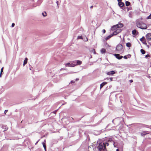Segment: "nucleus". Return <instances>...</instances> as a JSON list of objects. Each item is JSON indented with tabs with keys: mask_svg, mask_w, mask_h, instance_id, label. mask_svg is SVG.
Segmentation results:
<instances>
[{
	"mask_svg": "<svg viewBox=\"0 0 151 151\" xmlns=\"http://www.w3.org/2000/svg\"><path fill=\"white\" fill-rule=\"evenodd\" d=\"M136 25L137 27L143 29H146L147 28V25L145 23L139 20L137 21Z\"/></svg>",
	"mask_w": 151,
	"mask_h": 151,
	"instance_id": "f257e3e1",
	"label": "nucleus"
},
{
	"mask_svg": "<svg viewBox=\"0 0 151 151\" xmlns=\"http://www.w3.org/2000/svg\"><path fill=\"white\" fill-rule=\"evenodd\" d=\"M97 148L100 151H105L106 148L105 147L104 143L102 142L100 143Z\"/></svg>",
	"mask_w": 151,
	"mask_h": 151,
	"instance_id": "f03ea898",
	"label": "nucleus"
},
{
	"mask_svg": "<svg viewBox=\"0 0 151 151\" xmlns=\"http://www.w3.org/2000/svg\"><path fill=\"white\" fill-rule=\"evenodd\" d=\"M123 46L121 44H118L116 47V50L117 51V52L120 53L122 52Z\"/></svg>",
	"mask_w": 151,
	"mask_h": 151,
	"instance_id": "7ed1b4c3",
	"label": "nucleus"
},
{
	"mask_svg": "<svg viewBox=\"0 0 151 151\" xmlns=\"http://www.w3.org/2000/svg\"><path fill=\"white\" fill-rule=\"evenodd\" d=\"M123 26V24L122 23H119L115 25L112 26L111 27L112 30H114L115 29L122 27Z\"/></svg>",
	"mask_w": 151,
	"mask_h": 151,
	"instance_id": "20e7f679",
	"label": "nucleus"
},
{
	"mask_svg": "<svg viewBox=\"0 0 151 151\" xmlns=\"http://www.w3.org/2000/svg\"><path fill=\"white\" fill-rule=\"evenodd\" d=\"M140 135L142 137H144L146 134L149 133V132L148 131H142L139 132Z\"/></svg>",
	"mask_w": 151,
	"mask_h": 151,
	"instance_id": "39448f33",
	"label": "nucleus"
},
{
	"mask_svg": "<svg viewBox=\"0 0 151 151\" xmlns=\"http://www.w3.org/2000/svg\"><path fill=\"white\" fill-rule=\"evenodd\" d=\"M74 63L73 62V61L72 62V63H66L65 64V65L66 66H68L69 67H74L75 66V64H73Z\"/></svg>",
	"mask_w": 151,
	"mask_h": 151,
	"instance_id": "423d86ee",
	"label": "nucleus"
},
{
	"mask_svg": "<svg viewBox=\"0 0 151 151\" xmlns=\"http://www.w3.org/2000/svg\"><path fill=\"white\" fill-rule=\"evenodd\" d=\"M122 31V30L120 29H117L116 30L114 31L113 33L114 35H116L120 33Z\"/></svg>",
	"mask_w": 151,
	"mask_h": 151,
	"instance_id": "0eeeda50",
	"label": "nucleus"
},
{
	"mask_svg": "<svg viewBox=\"0 0 151 151\" xmlns=\"http://www.w3.org/2000/svg\"><path fill=\"white\" fill-rule=\"evenodd\" d=\"M73 62L74 63H76V64H75V66L77 65H80L82 63L81 61L78 60L75 61H73Z\"/></svg>",
	"mask_w": 151,
	"mask_h": 151,
	"instance_id": "6e6552de",
	"label": "nucleus"
},
{
	"mask_svg": "<svg viewBox=\"0 0 151 151\" xmlns=\"http://www.w3.org/2000/svg\"><path fill=\"white\" fill-rule=\"evenodd\" d=\"M114 55L117 59L119 60H120L123 58L122 56L120 55L119 54H115Z\"/></svg>",
	"mask_w": 151,
	"mask_h": 151,
	"instance_id": "1a4fd4ad",
	"label": "nucleus"
},
{
	"mask_svg": "<svg viewBox=\"0 0 151 151\" xmlns=\"http://www.w3.org/2000/svg\"><path fill=\"white\" fill-rule=\"evenodd\" d=\"M146 38L148 40H151V33H148L146 35Z\"/></svg>",
	"mask_w": 151,
	"mask_h": 151,
	"instance_id": "9d476101",
	"label": "nucleus"
},
{
	"mask_svg": "<svg viewBox=\"0 0 151 151\" xmlns=\"http://www.w3.org/2000/svg\"><path fill=\"white\" fill-rule=\"evenodd\" d=\"M115 73L114 71H111L107 73L106 74L108 75H112Z\"/></svg>",
	"mask_w": 151,
	"mask_h": 151,
	"instance_id": "9b49d317",
	"label": "nucleus"
},
{
	"mask_svg": "<svg viewBox=\"0 0 151 151\" xmlns=\"http://www.w3.org/2000/svg\"><path fill=\"white\" fill-rule=\"evenodd\" d=\"M138 33V32L136 29H134L132 31V34L133 35H136Z\"/></svg>",
	"mask_w": 151,
	"mask_h": 151,
	"instance_id": "f8f14e48",
	"label": "nucleus"
},
{
	"mask_svg": "<svg viewBox=\"0 0 151 151\" xmlns=\"http://www.w3.org/2000/svg\"><path fill=\"white\" fill-rule=\"evenodd\" d=\"M107 83V82H103L100 84V89H101L104 86L106 85Z\"/></svg>",
	"mask_w": 151,
	"mask_h": 151,
	"instance_id": "ddd939ff",
	"label": "nucleus"
},
{
	"mask_svg": "<svg viewBox=\"0 0 151 151\" xmlns=\"http://www.w3.org/2000/svg\"><path fill=\"white\" fill-rule=\"evenodd\" d=\"M119 6L120 7H122L124 5V4L122 2H118Z\"/></svg>",
	"mask_w": 151,
	"mask_h": 151,
	"instance_id": "4468645a",
	"label": "nucleus"
},
{
	"mask_svg": "<svg viewBox=\"0 0 151 151\" xmlns=\"http://www.w3.org/2000/svg\"><path fill=\"white\" fill-rule=\"evenodd\" d=\"M28 59L27 58H25V60L24 61V63L23 64V66H24L25 64H26L27 62Z\"/></svg>",
	"mask_w": 151,
	"mask_h": 151,
	"instance_id": "2eb2a0df",
	"label": "nucleus"
},
{
	"mask_svg": "<svg viewBox=\"0 0 151 151\" xmlns=\"http://www.w3.org/2000/svg\"><path fill=\"white\" fill-rule=\"evenodd\" d=\"M113 35L112 34H111L110 35H109L106 38H105V39L106 40H107L109 39L112 36H113Z\"/></svg>",
	"mask_w": 151,
	"mask_h": 151,
	"instance_id": "dca6fc26",
	"label": "nucleus"
},
{
	"mask_svg": "<svg viewBox=\"0 0 151 151\" xmlns=\"http://www.w3.org/2000/svg\"><path fill=\"white\" fill-rule=\"evenodd\" d=\"M106 52V50L105 49L102 48L101 50V52L102 54Z\"/></svg>",
	"mask_w": 151,
	"mask_h": 151,
	"instance_id": "f3484780",
	"label": "nucleus"
},
{
	"mask_svg": "<svg viewBox=\"0 0 151 151\" xmlns=\"http://www.w3.org/2000/svg\"><path fill=\"white\" fill-rule=\"evenodd\" d=\"M113 142L114 143L113 145L114 147H116L118 148L119 147H118V146L117 145V144L114 141H113Z\"/></svg>",
	"mask_w": 151,
	"mask_h": 151,
	"instance_id": "a211bd4d",
	"label": "nucleus"
},
{
	"mask_svg": "<svg viewBox=\"0 0 151 151\" xmlns=\"http://www.w3.org/2000/svg\"><path fill=\"white\" fill-rule=\"evenodd\" d=\"M126 46L128 47H130L131 46V44L129 42H127L126 44Z\"/></svg>",
	"mask_w": 151,
	"mask_h": 151,
	"instance_id": "6ab92c4d",
	"label": "nucleus"
},
{
	"mask_svg": "<svg viewBox=\"0 0 151 151\" xmlns=\"http://www.w3.org/2000/svg\"><path fill=\"white\" fill-rule=\"evenodd\" d=\"M125 4L126 6H128L130 5V3L128 1H126V2Z\"/></svg>",
	"mask_w": 151,
	"mask_h": 151,
	"instance_id": "aec40b11",
	"label": "nucleus"
},
{
	"mask_svg": "<svg viewBox=\"0 0 151 151\" xmlns=\"http://www.w3.org/2000/svg\"><path fill=\"white\" fill-rule=\"evenodd\" d=\"M140 51L142 54H144L145 53V51L143 49H141Z\"/></svg>",
	"mask_w": 151,
	"mask_h": 151,
	"instance_id": "412c9836",
	"label": "nucleus"
},
{
	"mask_svg": "<svg viewBox=\"0 0 151 151\" xmlns=\"http://www.w3.org/2000/svg\"><path fill=\"white\" fill-rule=\"evenodd\" d=\"M145 38L144 37H143L142 38L140 39V40L141 41L143 42V41L145 40Z\"/></svg>",
	"mask_w": 151,
	"mask_h": 151,
	"instance_id": "4be33fe9",
	"label": "nucleus"
},
{
	"mask_svg": "<svg viewBox=\"0 0 151 151\" xmlns=\"http://www.w3.org/2000/svg\"><path fill=\"white\" fill-rule=\"evenodd\" d=\"M42 144L43 145V146L44 149L45 150L46 149V146L45 145V144L44 143V142H42Z\"/></svg>",
	"mask_w": 151,
	"mask_h": 151,
	"instance_id": "5701e85b",
	"label": "nucleus"
},
{
	"mask_svg": "<svg viewBox=\"0 0 151 151\" xmlns=\"http://www.w3.org/2000/svg\"><path fill=\"white\" fill-rule=\"evenodd\" d=\"M42 14L44 17H45L47 15V13L46 12H45L44 13H42Z\"/></svg>",
	"mask_w": 151,
	"mask_h": 151,
	"instance_id": "b1692460",
	"label": "nucleus"
},
{
	"mask_svg": "<svg viewBox=\"0 0 151 151\" xmlns=\"http://www.w3.org/2000/svg\"><path fill=\"white\" fill-rule=\"evenodd\" d=\"M147 19H151V14L147 18Z\"/></svg>",
	"mask_w": 151,
	"mask_h": 151,
	"instance_id": "393cba45",
	"label": "nucleus"
},
{
	"mask_svg": "<svg viewBox=\"0 0 151 151\" xmlns=\"http://www.w3.org/2000/svg\"><path fill=\"white\" fill-rule=\"evenodd\" d=\"M77 38L78 39H82V36H78Z\"/></svg>",
	"mask_w": 151,
	"mask_h": 151,
	"instance_id": "a878e982",
	"label": "nucleus"
},
{
	"mask_svg": "<svg viewBox=\"0 0 151 151\" xmlns=\"http://www.w3.org/2000/svg\"><path fill=\"white\" fill-rule=\"evenodd\" d=\"M104 145L106 147V146H108L109 145V144L107 142H106L105 143H104Z\"/></svg>",
	"mask_w": 151,
	"mask_h": 151,
	"instance_id": "bb28decb",
	"label": "nucleus"
},
{
	"mask_svg": "<svg viewBox=\"0 0 151 151\" xmlns=\"http://www.w3.org/2000/svg\"><path fill=\"white\" fill-rule=\"evenodd\" d=\"M75 81H76L75 80L71 81H70V83H74L75 82Z\"/></svg>",
	"mask_w": 151,
	"mask_h": 151,
	"instance_id": "cd10ccee",
	"label": "nucleus"
},
{
	"mask_svg": "<svg viewBox=\"0 0 151 151\" xmlns=\"http://www.w3.org/2000/svg\"><path fill=\"white\" fill-rule=\"evenodd\" d=\"M142 42L143 44H144L146 45H147V43L145 41V40L144 41H143V42Z\"/></svg>",
	"mask_w": 151,
	"mask_h": 151,
	"instance_id": "c85d7f7f",
	"label": "nucleus"
},
{
	"mask_svg": "<svg viewBox=\"0 0 151 151\" xmlns=\"http://www.w3.org/2000/svg\"><path fill=\"white\" fill-rule=\"evenodd\" d=\"M112 139L111 138H110L108 140V141L109 142H111V141H112Z\"/></svg>",
	"mask_w": 151,
	"mask_h": 151,
	"instance_id": "c756f323",
	"label": "nucleus"
},
{
	"mask_svg": "<svg viewBox=\"0 0 151 151\" xmlns=\"http://www.w3.org/2000/svg\"><path fill=\"white\" fill-rule=\"evenodd\" d=\"M102 32L104 34V33H105V32H106V30H105V29H103V30H102Z\"/></svg>",
	"mask_w": 151,
	"mask_h": 151,
	"instance_id": "7c9ffc66",
	"label": "nucleus"
},
{
	"mask_svg": "<svg viewBox=\"0 0 151 151\" xmlns=\"http://www.w3.org/2000/svg\"><path fill=\"white\" fill-rule=\"evenodd\" d=\"M150 57V55H145V57L146 58H147L148 57Z\"/></svg>",
	"mask_w": 151,
	"mask_h": 151,
	"instance_id": "2f4dec72",
	"label": "nucleus"
},
{
	"mask_svg": "<svg viewBox=\"0 0 151 151\" xmlns=\"http://www.w3.org/2000/svg\"><path fill=\"white\" fill-rule=\"evenodd\" d=\"M124 58L125 59H127V56L125 55L124 56Z\"/></svg>",
	"mask_w": 151,
	"mask_h": 151,
	"instance_id": "473e14b6",
	"label": "nucleus"
},
{
	"mask_svg": "<svg viewBox=\"0 0 151 151\" xmlns=\"http://www.w3.org/2000/svg\"><path fill=\"white\" fill-rule=\"evenodd\" d=\"M8 111V110H5L4 111V113L5 114H6V112H7Z\"/></svg>",
	"mask_w": 151,
	"mask_h": 151,
	"instance_id": "72a5a7b5",
	"label": "nucleus"
},
{
	"mask_svg": "<svg viewBox=\"0 0 151 151\" xmlns=\"http://www.w3.org/2000/svg\"><path fill=\"white\" fill-rule=\"evenodd\" d=\"M3 72V68H2L1 70V73Z\"/></svg>",
	"mask_w": 151,
	"mask_h": 151,
	"instance_id": "f704fd0d",
	"label": "nucleus"
},
{
	"mask_svg": "<svg viewBox=\"0 0 151 151\" xmlns=\"http://www.w3.org/2000/svg\"><path fill=\"white\" fill-rule=\"evenodd\" d=\"M15 25V24L14 23H13L12 24V27H14Z\"/></svg>",
	"mask_w": 151,
	"mask_h": 151,
	"instance_id": "c9c22d12",
	"label": "nucleus"
},
{
	"mask_svg": "<svg viewBox=\"0 0 151 151\" xmlns=\"http://www.w3.org/2000/svg\"><path fill=\"white\" fill-rule=\"evenodd\" d=\"M110 80V81H112V80H113V78H109Z\"/></svg>",
	"mask_w": 151,
	"mask_h": 151,
	"instance_id": "e433bc0d",
	"label": "nucleus"
},
{
	"mask_svg": "<svg viewBox=\"0 0 151 151\" xmlns=\"http://www.w3.org/2000/svg\"><path fill=\"white\" fill-rule=\"evenodd\" d=\"M129 81L130 83H132L133 82V80H130V81Z\"/></svg>",
	"mask_w": 151,
	"mask_h": 151,
	"instance_id": "4c0bfd02",
	"label": "nucleus"
},
{
	"mask_svg": "<svg viewBox=\"0 0 151 151\" xmlns=\"http://www.w3.org/2000/svg\"><path fill=\"white\" fill-rule=\"evenodd\" d=\"M118 2H120L122 1V0H117Z\"/></svg>",
	"mask_w": 151,
	"mask_h": 151,
	"instance_id": "58836bf2",
	"label": "nucleus"
},
{
	"mask_svg": "<svg viewBox=\"0 0 151 151\" xmlns=\"http://www.w3.org/2000/svg\"><path fill=\"white\" fill-rule=\"evenodd\" d=\"M93 6H91L90 7V8L91 9H92V8H93Z\"/></svg>",
	"mask_w": 151,
	"mask_h": 151,
	"instance_id": "ea45409f",
	"label": "nucleus"
},
{
	"mask_svg": "<svg viewBox=\"0 0 151 151\" xmlns=\"http://www.w3.org/2000/svg\"><path fill=\"white\" fill-rule=\"evenodd\" d=\"M119 119L118 118H116V119H115V120H118V119Z\"/></svg>",
	"mask_w": 151,
	"mask_h": 151,
	"instance_id": "a19ab883",
	"label": "nucleus"
},
{
	"mask_svg": "<svg viewBox=\"0 0 151 151\" xmlns=\"http://www.w3.org/2000/svg\"><path fill=\"white\" fill-rule=\"evenodd\" d=\"M58 1H57V2H56L58 6Z\"/></svg>",
	"mask_w": 151,
	"mask_h": 151,
	"instance_id": "79ce46f5",
	"label": "nucleus"
},
{
	"mask_svg": "<svg viewBox=\"0 0 151 151\" xmlns=\"http://www.w3.org/2000/svg\"><path fill=\"white\" fill-rule=\"evenodd\" d=\"M79 80L78 78H76V79L75 80L76 81H78Z\"/></svg>",
	"mask_w": 151,
	"mask_h": 151,
	"instance_id": "37998d69",
	"label": "nucleus"
},
{
	"mask_svg": "<svg viewBox=\"0 0 151 151\" xmlns=\"http://www.w3.org/2000/svg\"><path fill=\"white\" fill-rule=\"evenodd\" d=\"M116 151H119V149H117Z\"/></svg>",
	"mask_w": 151,
	"mask_h": 151,
	"instance_id": "c03bdc74",
	"label": "nucleus"
},
{
	"mask_svg": "<svg viewBox=\"0 0 151 151\" xmlns=\"http://www.w3.org/2000/svg\"><path fill=\"white\" fill-rule=\"evenodd\" d=\"M56 111H55L54 112V113L55 114V112H56Z\"/></svg>",
	"mask_w": 151,
	"mask_h": 151,
	"instance_id": "a18cd8bd",
	"label": "nucleus"
},
{
	"mask_svg": "<svg viewBox=\"0 0 151 151\" xmlns=\"http://www.w3.org/2000/svg\"><path fill=\"white\" fill-rule=\"evenodd\" d=\"M1 73H0V77H1Z\"/></svg>",
	"mask_w": 151,
	"mask_h": 151,
	"instance_id": "49530a36",
	"label": "nucleus"
},
{
	"mask_svg": "<svg viewBox=\"0 0 151 151\" xmlns=\"http://www.w3.org/2000/svg\"><path fill=\"white\" fill-rule=\"evenodd\" d=\"M106 79L108 80L109 79V78H107Z\"/></svg>",
	"mask_w": 151,
	"mask_h": 151,
	"instance_id": "de8ad7c7",
	"label": "nucleus"
},
{
	"mask_svg": "<svg viewBox=\"0 0 151 151\" xmlns=\"http://www.w3.org/2000/svg\"><path fill=\"white\" fill-rule=\"evenodd\" d=\"M5 130H7V129L6 128H5Z\"/></svg>",
	"mask_w": 151,
	"mask_h": 151,
	"instance_id": "09e8293b",
	"label": "nucleus"
},
{
	"mask_svg": "<svg viewBox=\"0 0 151 151\" xmlns=\"http://www.w3.org/2000/svg\"><path fill=\"white\" fill-rule=\"evenodd\" d=\"M86 41H87L88 40V39L87 38H86Z\"/></svg>",
	"mask_w": 151,
	"mask_h": 151,
	"instance_id": "8fccbe9b",
	"label": "nucleus"
},
{
	"mask_svg": "<svg viewBox=\"0 0 151 151\" xmlns=\"http://www.w3.org/2000/svg\"><path fill=\"white\" fill-rule=\"evenodd\" d=\"M45 150V151H46V149Z\"/></svg>",
	"mask_w": 151,
	"mask_h": 151,
	"instance_id": "3c124183",
	"label": "nucleus"
},
{
	"mask_svg": "<svg viewBox=\"0 0 151 151\" xmlns=\"http://www.w3.org/2000/svg\"><path fill=\"white\" fill-rule=\"evenodd\" d=\"M94 54H95V52H94Z\"/></svg>",
	"mask_w": 151,
	"mask_h": 151,
	"instance_id": "603ef678",
	"label": "nucleus"
},
{
	"mask_svg": "<svg viewBox=\"0 0 151 151\" xmlns=\"http://www.w3.org/2000/svg\"><path fill=\"white\" fill-rule=\"evenodd\" d=\"M30 69V70H31V68H30V69Z\"/></svg>",
	"mask_w": 151,
	"mask_h": 151,
	"instance_id": "864d4df0",
	"label": "nucleus"
}]
</instances>
